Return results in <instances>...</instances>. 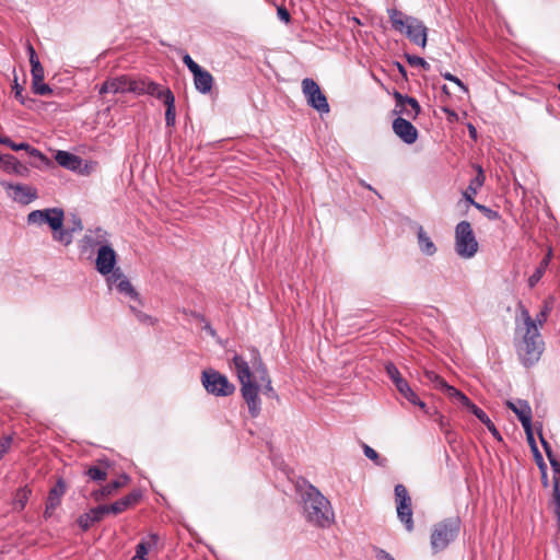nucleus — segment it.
<instances>
[{
  "mask_svg": "<svg viewBox=\"0 0 560 560\" xmlns=\"http://www.w3.org/2000/svg\"><path fill=\"white\" fill-rule=\"evenodd\" d=\"M65 212L60 208H48L44 210H34L28 213L27 222L30 224H48L51 230H57L63 225Z\"/></svg>",
  "mask_w": 560,
  "mask_h": 560,
  "instance_id": "1a4fd4ad",
  "label": "nucleus"
},
{
  "mask_svg": "<svg viewBox=\"0 0 560 560\" xmlns=\"http://www.w3.org/2000/svg\"><path fill=\"white\" fill-rule=\"evenodd\" d=\"M100 521V516L97 514H93V509H91L89 512L82 514L78 518V524L83 530H88L90 527H92L95 523Z\"/></svg>",
  "mask_w": 560,
  "mask_h": 560,
  "instance_id": "e433bc0d",
  "label": "nucleus"
},
{
  "mask_svg": "<svg viewBox=\"0 0 560 560\" xmlns=\"http://www.w3.org/2000/svg\"><path fill=\"white\" fill-rule=\"evenodd\" d=\"M86 475L91 480L94 481H104L107 478V469L101 465L92 466L86 470Z\"/></svg>",
  "mask_w": 560,
  "mask_h": 560,
  "instance_id": "4c0bfd02",
  "label": "nucleus"
},
{
  "mask_svg": "<svg viewBox=\"0 0 560 560\" xmlns=\"http://www.w3.org/2000/svg\"><path fill=\"white\" fill-rule=\"evenodd\" d=\"M158 536L151 535L149 541H141L136 547V555L131 560H147V555L152 546L156 545Z\"/></svg>",
  "mask_w": 560,
  "mask_h": 560,
  "instance_id": "7c9ffc66",
  "label": "nucleus"
},
{
  "mask_svg": "<svg viewBox=\"0 0 560 560\" xmlns=\"http://www.w3.org/2000/svg\"><path fill=\"white\" fill-rule=\"evenodd\" d=\"M424 377L428 382H430L431 384L434 385L435 388L438 389H442L443 388V385L446 384V382L444 381L443 377H441L439 374H436L435 372L433 371H425L424 372Z\"/></svg>",
  "mask_w": 560,
  "mask_h": 560,
  "instance_id": "ea45409f",
  "label": "nucleus"
},
{
  "mask_svg": "<svg viewBox=\"0 0 560 560\" xmlns=\"http://www.w3.org/2000/svg\"><path fill=\"white\" fill-rule=\"evenodd\" d=\"M0 165L8 173L24 175L27 168L22 165L15 156L5 154L0 156Z\"/></svg>",
  "mask_w": 560,
  "mask_h": 560,
  "instance_id": "b1692460",
  "label": "nucleus"
},
{
  "mask_svg": "<svg viewBox=\"0 0 560 560\" xmlns=\"http://www.w3.org/2000/svg\"><path fill=\"white\" fill-rule=\"evenodd\" d=\"M84 242L89 246L103 245L106 242V232L102 229H97L94 232H90L84 236Z\"/></svg>",
  "mask_w": 560,
  "mask_h": 560,
  "instance_id": "c9c22d12",
  "label": "nucleus"
},
{
  "mask_svg": "<svg viewBox=\"0 0 560 560\" xmlns=\"http://www.w3.org/2000/svg\"><path fill=\"white\" fill-rule=\"evenodd\" d=\"M130 89V77L120 75L106 80L100 88V94L105 93H127Z\"/></svg>",
  "mask_w": 560,
  "mask_h": 560,
  "instance_id": "f3484780",
  "label": "nucleus"
},
{
  "mask_svg": "<svg viewBox=\"0 0 560 560\" xmlns=\"http://www.w3.org/2000/svg\"><path fill=\"white\" fill-rule=\"evenodd\" d=\"M32 89H33V92L38 95H50L52 93V90L50 89V86L48 84L44 83V81H38V82L33 81Z\"/></svg>",
  "mask_w": 560,
  "mask_h": 560,
  "instance_id": "37998d69",
  "label": "nucleus"
},
{
  "mask_svg": "<svg viewBox=\"0 0 560 560\" xmlns=\"http://www.w3.org/2000/svg\"><path fill=\"white\" fill-rule=\"evenodd\" d=\"M1 186L4 189L12 190L11 197L13 200L22 205H28L37 199V190L28 185L1 182Z\"/></svg>",
  "mask_w": 560,
  "mask_h": 560,
  "instance_id": "f8f14e48",
  "label": "nucleus"
},
{
  "mask_svg": "<svg viewBox=\"0 0 560 560\" xmlns=\"http://www.w3.org/2000/svg\"><path fill=\"white\" fill-rule=\"evenodd\" d=\"M476 170L477 175L470 180L468 187L463 192L465 200L468 201L470 205L476 203V201L474 200V196L477 195L478 190L482 187L486 179L481 166H476Z\"/></svg>",
  "mask_w": 560,
  "mask_h": 560,
  "instance_id": "aec40b11",
  "label": "nucleus"
},
{
  "mask_svg": "<svg viewBox=\"0 0 560 560\" xmlns=\"http://www.w3.org/2000/svg\"><path fill=\"white\" fill-rule=\"evenodd\" d=\"M69 229L72 231V233L82 231L83 225H82L81 220L80 219L73 220V225Z\"/></svg>",
  "mask_w": 560,
  "mask_h": 560,
  "instance_id": "0e129e2a",
  "label": "nucleus"
},
{
  "mask_svg": "<svg viewBox=\"0 0 560 560\" xmlns=\"http://www.w3.org/2000/svg\"><path fill=\"white\" fill-rule=\"evenodd\" d=\"M56 162L68 170L75 171L82 164L81 158L67 151H58L55 155Z\"/></svg>",
  "mask_w": 560,
  "mask_h": 560,
  "instance_id": "5701e85b",
  "label": "nucleus"
},
{
  "mask_svg": "<svg viewBox=\"0 0 560 560\" xmlns=\"http://www.w3.org/2000/svg\"><path fill=\"white\" fill-rule=\"evenodd\" d=\"M522 427L525 431L527 442L530 445L533 452H537V446H536V442H535L534 433H533V429H532V422L527 423V419H522Z\"/></svg>",
  "mask_w": 560,
  "mask_h": 560,
  "instance_id": "a19ab883",
  "label": "nucleus"
},
{
  "mask_svg": "<svg viewBox=\"0 0 560 560\" xmlns=\"http://www.w3.org/2000/svg\"><path fill=\"white\" fill-rule=\"evenodd\" d=\"M11 149L13 151H20V150H24L26 151L31 156H34L36 159H38L40 162H47V159L46 156L37 149L31 147L28 143L26 142H21V143H15L13 142V144L11 145Z\"/></svg>",
  "mask_w": 560,
  "mask_h": 560,
  "instance_id": "f704fd0d",
  "label": "nucleus"
},
{
  "mask_svg": "<svg viewBox=\"0 0 560 560\" xmlns=\"http://www.w3.org/2000/svg\"><path fill=\"white\" fill-rule=\"evenodd\" d=\"M535 453V456H536V462L539 466V468L541 469L542 471V478L545 480H547V476H546V464L544 463V459H542V456L540 455V453L537 451V452H534Z\"/></svg>",
  "mask_w": 560,
  "mask_h": 560,
  "instance_id": "bf43d9fd",
  "label": "nucleus"
},
{
  "mask_svg": "<svg viewBox=\"0 0 560 560\" xmlns=\"http://www.w3.org/2000/svg\"><path fill=\"white\" fill-rule=\"evenodd\" d=\"M418 244L421 252L428 256H432L436 253V247L430 236L425 233L422 226L418 230Z\"/></svg>",
  "mask_w": 560,
  "mask_h": 560,
  "instance_id": "bb28decb",
  "label": "nucleus"
},
{
  "mask_svg": "<svg viewBox=\"0 0 560 560\" xmlns=\"http://www.w3.org/2000/svg\"><path fill=\"white\" fill-rule=\"evenodd\" d=\"M31 74H32V82L33 81H44L45 78V71L43 66L40 65L39 60L31 61Z\"/></svg>",
  "mask_w": 560,
  "mask_h": 560,
  "instance_id": "58836bf2",
  "label": "nucleus"
},
{
  "mask_svg": "<svg viewBox=\"0 0 560 560\" xmlns=\"http://www.w3.org/2000/svg\"><path fill=\"white\" fill-rule=\"evenodd\" d=\"M376 559L377 560H395L388 552L385 550L378 549L376 551Z\"/></svg>",
  "mask_w": 560,
  "mask_h": 560,
  "instance_id": "680f3d73",
  "label": "nucleus"
},
{
  "mask_svg": "<svg viewBox=\"0 0 560 560\" xmlns=\"http://www.w3.org/2000/svg\"><path fill=\"white\" fill-rule=\"evenodd\" d=\"M96 270L102 275L113 272L116 265V253L109 245H102L97 252Z\"/></svg>",
  "mask_w": 560,
  "mask_h": 560,
  "instance_id": "ddd939ff",
  "label": "nucleus"
},
{
  "mask_svg": "<svg viewBox=\"0 0 560 560\" xmlns=\"http://www.w3.org/2000/svg\"><path fill=\"white\" fill-rule=\"evenodd\" d=\"M475 208H477L479 211H481L483 213V215L486 218H488L489 220H498L500 219V214L498 211L495 210H492L483 205H480L478 202L474 203L472 205Z\"/></svg>",
  "mask_w": 560,
  "mask_h": 560,
  "instance_id": "49530a36",
  "label": "nucleus"
},
{
  "mask_svg": "<svg viewBox=\"0 0 560 560\" xmlns=\"http://www.w3.org/2000/svg\"><path fill=\"white\" fill-rule=\"evenodd\" d=\"M113 277L118 280V283H117V289L121 292V293H125V294H128L129 296L133 298V299H138V293L136 292V290L133 289L132 284L130 283V281L122 276L121 272H119L118 270L117 271H114L113 272Z\"/></svg>",
  "mask_w": 560,
  "mask_h": 560,
  "instance_id": "c85d7f7f",
  "label": "nucleus"
},
{
  "mask_svg": "<svg viewBox=\"0 0 560 560\" xmlns=\"http://www.w3.org/2000/svg\"><path fill=\"white\" fill-rule=\"evenodd\" d=\"M26 49L30 57V62L38 59L36 51L30 42H27Z\"/></svg>",
  "mask_w": 560,
  "mask_h": 560,
  "instance_id": "e2e57ef3",
  "label": "nucleus"
},
{
  "mask_svg": "<svg viewBox=\"0 0 560 560\" xmlns=\"http://www.w3.org/2000/svg\"><path fill=\"white\" fill-rule=\"evenodd\" d=\"M506 406L516 415L521 422L522 419H527V423L532 422V408L526 400H518L516 404L508 400Z\"/></svg>",
  "mask_w": 560,
  "mask_h": 560,
  "instance_id": "393cba45",
  "label": "nucleus"
},
{
  "mask_svg": "<svg viewBox=\"0 0 560 560\" xmlns=\"http://www.w3.org/2000/svg\"><path fill=\"white\" fill-rule=\"evenodd\" d=\"M397 389L411 404L419 406L421 409L425 408V404L417 396L416 393L412 392L407 381H399Z\"/></svg>",
  "mask_w": 560,
  "mask_h": 560,
  "instance_id": "cd10ccee",
  "label": "nucleus"
},
{
  "mask_svg": "<svg viewBox=\"0 0 560 560\" xmlns=\"http://www.w3.org/2000/svg\"><path fill=\"white\" fill-rule=\"evenodd\" d=\"M363 452H364V455L371 459L372 462H374L377 466H383L384 463H385V459H382L378 455V453L372 448L371 446L366 445V444H363Z\"/></svg>",
  "mask_w": 560,
  "mask_h": 560,
  "instance_id": "79ce46f5",
  "label": "nucleus"
},
{
  "mask_svg": "<svg viewBox=\"0 0 560 560\" xmlns=\"http://www.w3.org/2000/svg\"><path fill=\"white\" fill-rule=\"evenodd\" d=\"M385 369L390 380L395 383L396 387L398 386L399 381H405L401 377L398 369L393 363L386 364Z\"/></svg>",
  "mask_w": 560,
  "mask_h": 560,
  "instance_id": "de8ad7c7",
  "label": "nucleus"
},
{
  "mask_svg": "<svg viewBox=\"0 0 560 560\" xmlns=\"http://www.w3.org/2000/svg\"><path fill=\"white\" fill-rule=\"evenodd\" d=\"M441 390L444 392L450 398L459 401L467 409L470 405L474 404L464 393L456 389L454 386L448 385L447 383L443 385Z\"/></svg>",
  "mask_w": 560,
  "mask_h": 560,
  "instance_id": "c756f323",
  "label": "nucleus"
},
{
  "mask_svg": "<svg viewBox=\"0 0 560 560\" xmlns=\"http://www.w3.org/2000/svg\"><path fill=\"white\" fill-rule=\"evenodd\" d=\"M0 143L11 148L13 141L9 137L0 135Z\"/></svg>",
  "mask_w": 560,
  "mask_h": 560,
  "instance_id": "774afa93",
  "label": "nucleus"
},
{
  "mask_svg": "<svg viewBox=\"0 0 560 560\" xmlns=\"http://www.w3.org/2000/svg\"><path fill=\"white\" fill-rule=\"evenodd\" d=\"M555 477H553V499H560V467L558 470H555Z\"/></svg>",
  "mask_w": 560,
  "mask_h": 560,
  "instance_id": "8fccbe9b",
  "label": "nucleus"
},
{
  "mask_svg": "<svg viewBox=\"0 0 560 560\" xmlns=\"http://www.w3.org/2000/svg\"><path fill=\"white\" fill-rule=\"evenodd\" d=\"M232 363L241 384L242 397L247 404L249 415L256 418L261 410V401L259 398L260 388L265 395L269 397L276 396L268 370L257 351L253 352L252 365L238 354L233 357Z\"/></svg>",
  "mask_w": 560,
  "mask_h": 560,
  "instance_id": "f257e3e1",
  "label": "nucleus"
},
{
  "mask_svg": "<svg viewBox=\"0 0 560 560\" xmlns=\"http://www.w3.org/2000/svg\"><path fill=\"white\" fill-rule=\"evenodd\" d=\"M12 444V438L11 436H4L0 440V453L5 454Z\"/></svg>",
  "mask_w": 560,
  "mask_h": 560,
  "instance_id": "6e6d98bb",
  "label": "nucleus"
},
{
  "mask_svg": "<svg viewBox=\"0 0 560 560\" xmlns=\"http://www.w3.org/2000/svg\"><path fill=\"white\" fill-rule=\"evenodd\" d=\"M93 514H97L100 516V520L102 521L106 514H112V512L109 510V504L108 505H98L96 508H93Z\"/></svg>",
  "mask_w": 560,
  "mask_h": 560,
  "instance_id": "5fc2aeb1",
  "label": "nucleus"
},
{
  "mask_svg": "<svg viewBox=\"0 0 560 560\" xmlns=\"http://www.w3.org/2000/svg\"><path fill=\"white\" fill-rule=\"evenodd\" d=\"M521 315L524 320V326H525L524 331L529 330L533 327H538L536 325V320H534V318H532V316L529 315V312L526 308H522Z\"/></svg>",
  "mask_w": 560,
  "mask_h": 560,
  "instance_id": "09e8293b",
  "label": "nucleus"
},
{
  "mask_svg": "<svg viewBox=\"0 0 560 560\" xmlns=\"http://www.w3.org/2000/svg\"><path fill=\"white\" fill-rule=\"evenodd\" d=\"M14 96L20 101L21 104H25V98L22 95L23 88L15 81V84L13 86Z\"/></svg>",
  "mask_w": 560,
  "mask_h": 560,
  "instance_id": "13d9d810",
  "label": "nucleus"
},
{
  "mask_svg": "<svg viewBox=\"0 0 560 560\" xmlns=\"http://www.w3.org/2000/svg\"><path fill=\"white\" fill-rule=\"evenodd\" d=\"M277 14L279 19L285 23H289L291 20V15L284 7H278Z\"/></svg>",
  "mask_w": 560,
  "mask_h": 560,
  "instance_id": "4d7b16f0",
  "label": "nucleus"
},
{
  "mask_svg": "<svg viewBox=\"0 0 560 560\" xmlns=\"http://www.w3.org/2000/svg\"><path fill=\"white\" fill-rule=\"evenodd\" d=\"M142 498V493L139 490H133L124 498L117 500L116 502L109 504V510L112 514L117 515L126 510L137 505Z\"/></svg>",
  "mask_w": 560,
  "mask_h": 560,
  "instance_id": "a211bd4d",
  "label": "nucleus"
},
{
  "mask_svg": "<svg viewBox=\"0 0 560 560\" xmlns=\"http://www.w3.org/2000/svg\"><path fill=\"white\" fill-rule=\"evenodd\" d=\"M303 502V511L307 522L318 527H327L334 521L330 502L314 486L303 481L296 485Z\"/></svg>",
  "mask_w": 560,
  "mask_h": 560,
  "instance_id": "f03ea898",
  "label": "nucleus"
},
{
  "mask_svg": "<svg viewBox=\"0 0 560 560\" xmlns=\"http://www.w3.org/2000/svg\"><path fill=\"white\" fill-rule=\"evenodd\" d=\"M549 462H550V465L552 467V470H558V468H560V463L557 460L556 456L553 455V452L552 450L549 452V453H546Z\"/></svg>",
  "mask_w": 560,
  "mask_h": 560,
  "instance_id": "052dcab7",
  "label": "nucleus"
},
{
  "mask_svg": "<svg viewBox=\"0 0 560 560\" xmlns=\"http://www.w3.org/2000/svg\"><path fill=\"white\" fill-rule=\"evenodd\" d=\"M442 77L445 80H447L450 82H453L456 85H458L464 92H468L467 86L457 77L453 75L452 73L445 72V73H442Z\"/></svg>",
  "mask_w": 560,
  "mask_h": 560,
  "instance_id": "864d4df0",
  "label": "nucleus"
},
{
  "mask_svg": "<svg viewBox=\"0 0 560 560\" xmlns=\"http://www.w3.org/2000/svg\"><path fill=\"white\" fill-rule=\"evenodd\" d=\"M201 381L206 390L215 396H230L235 390L228 377L214 370L203 371Z\"/></svg>",
  "mask_w": 560,
  "mask_h": 560,
  "instance_id": "0eeeda50",
  "label": "nucleus"
},
{
  "mask_svg": "<svg viewBox=\"0 0 560 560\" xmlns=\"http://www.w3.org/2000/svg\"><path fill=\"white\" fill-rule=\"evenodd\" d=\"M517 354L525 366H533L537 363L544 351V341L539 328L533 327L523 332V338L516 347Z\"/></svg>",
  "mask_w": 560,
  "mask_h": 560,
  "instance_id": "20e7f679",
  "label": "nucleus"
},
{
  "mask_svg": "<svg viewBox=\"0 0 560 560\" xmlns=\"http://www.w3.org/2000/svg\"><path fill=\"white\" fill-rule=\"evenodd\" d=\"M52 238L56 242L63 244L65 246H69L73 241V233L70 229L58 228L57 230H52Z\"/></svg>",
  "mask_w": 560,
  "mask_h": 560,
  "instance_id": "72a5a7b5",
  "label": "nucleus"
},
{
  "mask_svg": "<svg viewBox=\"0 0 560 560\" xmlns=\"http://www.w3.org/2000/svg\"><path fill=\"white\" fill-rule=\"evenodd\" d=\"M460 529L458 517H450L433 525L431 530L430 544L434 553L448 547L455 540Z\"/></svg>",
  "mask_w": 560,
  "mask_h": 560,
  "instance_id": "39448f33",
  "label": "nucleus"
},
{
  "mask_svg": "<svg viewBox=\"0 0 560 560\" xmlns=\"http://www.w3.org/2000/svg\"><path fill=\"white\" fill-rule=\"evenodd\" d=\"M394 98L396 101L395 113L405 115L409 119H416L421 112V107L415 97L402 95L395 91Z\"/></svg>",
  "mask_w": 560,
  "mask_h": 560,
  "instance_id": "9b49d317",
  "label": "nucleus"
},
{
  "mask_svg": "<svg viewBox=\"0 0 560 560\" xmlns=\"http://www.w3.org/2000/svg\"><path fill=\"white\" fill-rule=\"evenodd\" d=\"M183 62L187 66V68L190 70V72L194 74L196 73L197 71H199L200 69H202L198 63H196L191 57L186 54L184 57H183Z\"/></svg>",
  "mask_w": 560,
  "mask_h": 560,
  "instance_id": "3c124183",
  "label": "nucleus"
},
{
  "mask_svg": "<svg viewBox=\"0 0 560 560\" xmlns=\"http://www.w3.org/2000/svg\"><path fill=\"white\" fill-rule=\"evenodd\" d=\"M551 257V250L548 252L547 256L540 261L534 273L528 279V285L534 288L538 281L542 278Z\"/></svg>",
  "mask_w": 560,
  "mask_h": 560,
  "instance_id": "2f4dec72",
  "label": "nucleus"
},
{
  "mask_svg": "<svg viewBox=\"0 0 560 560\" xmlns=\"http://www.w3.org/2000/svg\"><path fill=\"white\" fill-rule=\"evenodd\" d=\"M455 249L463 258H471L478 252V242L468 221H460L455 228Z\"/></svg>",
  "mask_w": 560,
  "mask_h": 560,
  "instance_id": "423d86ee",
  "label": "nucleus"
},
{
  "mask_svg": "<svg viewBox=\"0 0 560 560\" xmlns=\"http://www.w3.org/2000/svg\"><path fill=\"white\" fill-rule=\"evenodd\" d=\"M393 130L405 143L412 144L418 139L417 128L407 119L397 117L393 121Z\"/></svg>",
  "mask_w": 560,
  "mask_h": 560,
  "instance_id": "4468645a",
  "label": "nucleus"
},
{
  "mask_svg": "<svg viewBox=\"0 0 560 560\" xmlns=\"http://www.w3.org/2000/svg\"><path fill=\"white\" fill-rule=\"evenodd\" d=\"M406 59L411 67H421L424 70H428L430 68L429 63L422 57L415 55H406Z\"/></svg>",
  "mask_w": 560,
  "mask_h": 560,
  "instance_id": "c03bdc74",
  "label": "nucleus"
},
{
  "mask_svg": "<svg viewBox=\"0 0 560 560\" xmlns=\"http://www.w3.org/2000/svg\"><path fill=\"white\" fill-rule=\"evenodd\" d=\"M66 482L62 478H59L56 485L49 490L46 501V503H48V509H57L60 505L61 499L66 493Z\"/></svg>",
  "mask_w": 560,
  "mask_h": 560,
  "instance_id": "4be33fe9",
  "label": "nucleus"
},
{
  "mask_svg": "<svg viewBox=\"0 0 560 560\" xmlns=\"http://www.w3.org/2000/svg\"><path fill=\"white\" fill-rule=\"evenodd\" d=\"M130 310H131V312L135 314L136 318H137L140 323H142V324H147V325H154L155 319H154L152 316H150V315H148V314H145V313H143V312H141V311H139V310H137V308H136V307H133V306H130Z\"/></svg>",
  "mask_w": 560,
  "mask_h": 560,
  "instance_id": "a18cd8bd",
  "label": "nucleus"
},
{
  "mask_svg": "<svg viewBox=\"0 0 560 560\" xmlns=\"http://www.w3.org/2000/svg\"><path fill=\"white\" fill-rule=\"evenodd\" d=\"M392 26L395 31L405 34L415 45L425 48L428 42V27L417 18L406 15L397 9L388 11Z\"/></svg>",
  "mask_w": 560,
  "mask_h": 560,
  "instance_id": "7ed1b4c3",
  "label": "nucleus"
},
{
  "mask_svg": "<svg viewBox=\"0 0 560 560\" xmlns=\"http://www.w3.org/2000/svg\"><path fill=\"white\" fill-rule=\"evenodd\" d=\"M192 75L195 86L200 93L207 94L212 90L214 79L209 71L200 69Z\"/></svg>",
  "mask_w": 560,
  "mask_h": 560,
  "instance_id": "412c9836",
  "label": "nucleus"
},
{
  "mask_svg": "<svg viewBox=\"0 0 560 560\" xmlns=\"http://www.w3.org/2000/svg\"><path fill=\"white\" fill-rule=\"evenodd\" d=\"M302 91L310 106H312L319 113L329 112L327 97L322 92L319 85L313 79L305 78L302 81Z\"/></svg>",
  "mask_w": 560,
  "mask_h": 560,
  "instance_id": "9d476101",
  "label": "nucleus"
},
{
  "mask_svg": "<svg viewBox=\"0 0 560 560\" xmlns=\"http://www.w3.org/2000/svg\"><path fill=\"white\" fill-rule=\"evenodd\" d=\"M397 515L408 532L413 529L411 498L407 488L399 483L395 487Z\"/></svg>",
  "mask_w": 560,
  "mask_h": 560,
  "instance_id": "6e6552de",
  "label": "nucleus"
},
{
  "mask_svg": "<svg viewBox=\"0 0 560 560\" xmlns=\"http://www.w3.org/2000/svg\"><path fill=\"white\" fill-rule=\"evenodd\" d=\"M163 90L164 89H162L160 84L153 81L130 77V93H135L137 95L148 94L158 98V95H160Z\"/></svg>",
  "mask_w": 560,
  "mask_h": 560,
  "instance_id": "2eb2a0df",
  "label": "nucleus"
},
{
  "mask_svg": "<svg viewBox=\"0 0 560 560\" xmlns=\"http://www.w3.org/2000/svg\"><path fill=\"white\" fill-rule=\"evenodd\" d=\"M438 421H439L440 429L443 432H445V429H450L448 424H447V422H446V420H445V418L443 416H439Z\"/></svg>",
  "mask_w": 560,
  "mask_h": 560,
  "instance_id": "338daca9",
  "label": "nucleus"
},
{
  "mask_svg": "<svg viewBox=\"0 0 560 560\" xmlns=\"http://www.w3.org/2000/svg\"><path fill=\"white\" fill-rule=\"evenodd\" d=\"M129 482L127 475L120 476L117 480H114L98 490L91 493L92 498L100 502L117 493L120 488H124Z\"/></svg>",
  "mask_w": 560,
  "mask_h": 560,
  "instance_id": "dca6fc26",
  "label": "nucleus"
},
{
  "mask_svg": "<svg viewBox=\"0 0 560 560\" xmlns=\"http://www.w3.org/2000/svg\"><path fill=\"white\" fill-rule=\"evenodd\" d=\"M468 410L474 413L481 422L487 427L491 434L497 439L501 440L500 432L495 428L494 423L490 420L487 413L475 404L470 405Z\"/></svg>",
  "mask_w": 560,
  "mask_h": 560,
  "instance_id": "a878e982",
  "label": "nucleus"
},
{
  "mask_svg": "<svg viewBox=\"0 0 560 560\" xmlns=\"http://www.w3.org/2000/svg\"><path fill=\"white\" fill-rule=\"evenodd\" d=\"M549 307L546 305L536 316L534 320H536V325L539 327H542L545 322L547 320L548 314H549Z\"/></svg>",
  "mask_w": 560,
  "mask_h": 560,
  "instance_id": "603ef678",
  "label": "nucleus"
},
{
  "mask_svg": "<svg viewBox=\"0 0 560 560\" xmlns=\"http://www.w3.org/2000/svg\"><path fill=\"white\" fill-rule=\"evenodd\" d=\"M31 493L32 491L27 486L18 489L13 501L14 509L22 511L25 508Z\"/></svg>",
  "mask_w": 560,
  "mask_h": 560,
  "instance_id": "473e14b6",
  "label": "nucleus"
},
{
  "mask_svg": "<svg viewBox=\"0 0 560 560\" xmlns=\"http://www.w3.org/2000/svg\"><path fill=\"white\" fill-rule=\"evenodd\" d=\"M539 439H540V443L545 450V453H549L552 448H551L550 444L546 441V439L544 438L541 432H539Z\"/></svg>",
  "mask_w": 560,
  "mask_h": 560,
  "instance_id": "69168bd1",
  "label": "nucleus"
},
{
  "mask_svg": "<svg viewBox=\"0 0 560 560\" xmlns=\"http://www.w3.org/2000/svg\"><path fill=\"white\" fill-rule=\"evenodd\" d=\"M159 100H162L166 110H165V120L168 127L175 125L176 118V109H175V97L170 89H164L160 95H158Z\"/></svg>",
  "mask_w": 560,
  "mask_h": 560,
  "instance_id": "6ab92c4d",
  "label": "nucleus"
}]
</instances>
